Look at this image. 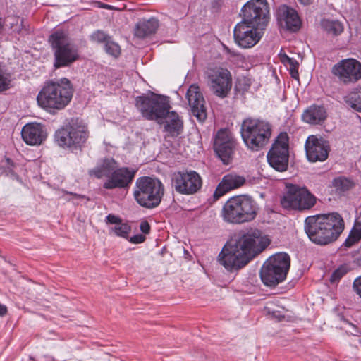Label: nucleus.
<instances>
[{
    "instance_id": "obj_1",
    "label": "nucleus",
    "mask_w": 361,
    "mask_h": 361,
    "mask_svg": "<svg viewBox=\"0 0 361 361\" xmlns=\"http://www.w3.org/2000/svg\"><path fill=\"white\" fill-rule=\"evenodd\" d=\"M270 243L267 235L251 228L235 234L223 247L219 257L227 269H239L261 253Z\"/></svg>"
},
{
    "instance_id": "obj_2",
    "label": "nucleus",
    "mask_w": 361,
    "mask_h": 361,
    "mask_svg": "<svg viewBox=\"0 0 361 361\" xmlns=\"http://www.w3.org/2000/svg\"><path fill=\"white\" fill-rule=\"evenodd\" d=\"M135 106L146 119L165 123L164 129L171 136L180 134L183 122L175 111H170L168 97L156 94L139 96L135 99Z\"/></svg>"
},
{
    "instance_id": "obj_3",
    "label": "nucleus",
    "mask_w": 361,
    "mask_h": 361,
    "mask_svg": "<svg viewBox=\"0 0 361 361\" xmlns=\"http://www.w3.org/2000/svg\"><path fill=\"white\" fill-rule=\"evenodd\" d=\"M344 227L342 216L337 212H332L307 217L304 228L312 243L324 245L335 241Z\"/></svg>"
},
{
    "instance_id": "obj_4",
    "label": "nucleus",
    "mask_w": 361,
    "mask_h": 361,
    "mask_svg": "<svg viewBox=\"0 0 361 361\" xmlns=\"http://www.w3.org/2000/svg\"><path fill=\"white\" fill-rule=\"evenodd\" d=\"M73 88L70 80L66 78L50 80L45 83L38 93V105L48 112L64 109L71 102Z\"/></svg>"
},
{
    "instance_id": "obj_5",
    "label": "nucleus",
    "mask_w": 361,
    "mask_h": 361,
    "mask_svg": "<svg viewBox=\"0 0 361 361\" xmlns=\"http://www.w3.org/2000/svg\"><path fill=\"white\" fill-rule=\"evenodd\" d=\"M257 212V205L249 196H235L224 204L221 216L224 221L242 224L253 220Z\"/></svg>"
},
{
    "instance_id": "obj_6",
    "label": "nucleus",
    "mask_w": 361,
    "mask_h": 361,
    "mask_svg": "<svg viewBox=\"0 0 361 361\" xmlns=\"http://www.w3.org/2000/svg\"><path fill=\"white\" fill-rule=\"evenodd\" d=\"M54 51V67L59 68L71 66L79 59L78 47L62 30H56L49 38Z\"/></svg>"
},
{
    "instance_id": "obj_7",
    "label": "nucleus",
    "mask_w": 361,
    "mask_h": 361,
    "mask_svg": "<svg viewBox=\"0 0 361 361\" xmlns=\"http://www.w3.org/2000/svg\"><path fill=\"white\" fill-rule=\"evenodd\" d=\"M271 135V125L262 120L247 118L241 125V136L252 151H259L267 145Z\"/></svg>"
},
{
    "instance_id": "obj_8",
    "label": "nucleus",
    "mask_w": 361,
    "mask_h": 361,
    "mask_svg": "<svg viewBox=\"0 0 361 361\" xmlns=\"http://www.w3.org/2000/svg\"><path fill=\"white\" fill-rule=\"evenodd\" d=\"M164 192V185L159 179L144 176L136 180L134 197L140 206L152 209L160 204Z\"/></svg>"
},
{
    "instance_id": "obj_9",
    "label": "nucleus",
    "mask_w": 361,
    "mask_h": 361,
    "mask_svg": "<svg viewBox=\"0 0 361 361\" xmlns=\"http://www.w3.org/2000/svg\"><path fill=\"white\" fill-rule=\"evenodd\" d=\"M117 168L118 165L114 159H105L100 167L90 171V174L98 178L107 177L108 180L104 183L106 189L125 188L133 179L135 171L127 168Z\"/></svg>"
},
{
    "instance_id": "obj_10",
    "label": "nucleus",
    "mask_w": 361,
    "mask_h": 361,
    "mask_svg": "<svg viewBox=\"0 0 361 361\" xmlns=\"http://www.w3.org/2000/svg\"><path fill=\"white\" fill-rule=\"evenodd\" d=\"M290 265V257L285 252H279L271 256L261 268L262 281L267 286H276L286 279Z\"/></svg>"
},
{
    "instance_id": "obj_11",
    "label": "nucleus",
    "mask_w": 361,
    "mask_h": 361,
    "mask_svg": "<svg viewBox=\"0 0 361 361\" xmlns=\"http://www.w3.org/2000/svg\"><path fill=\"white\" fill-rule=\"evenodd\" d=\"M88 137L87 126L82 121L71 120L55 133L57 144L65 149H78L84 145Z\"/></svg>"
},
{
    "instance_id": "obj_12",
    "label": "nucleus",
    "mask_w": 361,
    "mask_h": 361,
    "mask_svg": "<svg viewBox=\"0 0 361 361\" xmlns=\"http://www.w3.org/2000/svg\"><path fill=\"white\" fill-rule=\"evenodd\" d=\"M316 202V197L306 188L293 184L286 185V192L281 200L283 208L297 211L309 210Z\"/></svg>"
},
{
    "instance_id": "obj_13",
    "label": "nucleus",
    "mask_w": 361,
    "mask_h": 361,
    "mask_svg": "<svg viewBox=\"0 0 361 361\" xmlns=\"http://www.w3.org/2000/svg\"><path fill=\"white\" fill-rule=\"evenodd\" d=\"M207 85L211 92L218 97L225 98L232 87L230 71L222 67L208 68L206 72Z\"/></svg>"
},
{
    "instance_id": "obj_14",
    "label": "nucleus",
    "mask_w": 361,
    "mask_h": 361,
    "mask_svg": "<svg viewBox=\"0 0 361 361\" xmlns=\"http://www.w3.org/2000/svg\"><path fill=\"white\" fill-rule=\"evenodd\" d=\"M288 136L286 133H281L269 151L267 161L276 171L283 172L288 169Z\"/></svg>"
},
{
    "instance_id": "obj_15",
    "label": "nucleus",
    "mask_w": 361,
    "mask_h": 361,
    "mask_svg": "<svg viewBox=\"0 0 361 361\" xmlns=\"http://www.w3.org/2000/svg\"><path fill=\"white\" fill-rule=\"evenodd\" d=\"M331 72L341 83L355 84L361 80V62L353 58L342 59L334 65Z\"/></svg>"
},
{
    "instance_id": "obj_16",
    "label": "nucleus",
    "mask_w": 361,
    "mask_h": 361,
    "mask_svg": "<svg viewBox=\"0 0 361 361\" xmlns=\"http://www.w3.org/2000/svg\"><path fill=\"white\" fill-rule=\"evenodd\" d=\"M243 20L265 28L269 20L267 0H250L242 8Z\"/></svg>"
},
{
    "instance_id": "obj_17",
    "label": "nucleus",
    "mask_w": 361,
    "mask_h": 361,
    "mask_svg": "<svg viewBox=\"0 0 361 361\" xmlns=\"http://www.w3.org/2000/svg\"><path fill=\"white\" fill-rule=\"evenodd\" d=\"M264 30L263 27L242 20L234 28L235 42L243 49L251 48L260 40Z\"/></svg>"
},
{
    "instance_id": "obj_18",
    "label": "nucleus",
    "mask_w": 361,
    "mask_h": 361,
    "mask_svg": "<svg viewBox=\"0 0 361 361\" xmlns=\"http://www.w3.org/2000/svg\"><path fill=\"white\" fill-rule=\"evenodd\" d=\"M202 178L195 171H178L172 177L173 187L182 195H193L202 188Z\"/></svg>"
},
{
    "instance_id": "obj_19",
    "label": "nucleus",
    "mask_w": 361,
    "mask_h": 361,
    "mask_svg": "<svg viewBox=\"0 0 361 361\" xmlns=\"http://www.w3.org/2000/svg\"><path fill=\"white\" fill-rule=\"evenodd\" d=\"M235 141L226 130L218 131L214 143V150L224 164H228L233 158Z\"/></svg>"
},
{
    "instance_id": "obj_20",
    "label": "nucleus",
    "mask_w": 361,
    "mask_h": 361,
    "mask_svg": "<svg viewBox=\"0 0 361 361\" xmlns=\"http://www.w3.org/2000/svg\"><path fill=\"white\" fill-rule=\"evenodd\" d=\"M305 147L307 157L311 162L325 161L330 150L329 144L326 140L313 135L307 137Z\"/></svg>"
},
{
    "instance_id": "obj_21",
    "label": "nucleus",
    "mask_w": 361,
    "mask_h": 361,
    "mask_svg": "<svg viewBox=\"0 0 361 361\" xmlns=\"http://www.w3.org/2000/svg\"><path fill=\"white\" fill-rule=\"evenodd\" d=\"M186 98L192 115L200 121H204L207 118V111L205 101L200 87L196 85H190L187 91Z\"/></svg>"
},
{
    "instance_id": "obj_22",
    "label": "nucleus",
    "mask_w": 361,
    "mask_h": 361,
    "mask_svg": "<svg viewBox=\"0 0 361 361\" xmlns=\"http://www.w3.org/2000/svg\"><path fill=\"white\" fill-rule=\"evenodd\" d=\"M278 23L281 28L291 32L298 30L301 21L295 10L286 5L280 6L276 12Z\"/></svg>"
},
{
    "instance_id": "obj_23",
    "label": "nucleus",
    "mask_w": 361,
    "mask_h": 361,
    "mask_svg": "<svg viewBox=\"0 0 361 361\" xmlns=\"http://www.w3.org/2000/svg\"><path fill=\"white\" fill-rule=\"evenodd\" d=\"M24 142L31 146L40 145L47 138L45 127L38 123H30L23 126L21 131Z\"/></svg>"
},
{
    "instance_id": "obj_24",
    "label": "nucleus",
    "mask_w": 361,
    "mask_h": 361,
    "mask_svg": "<svg viewBox=\"0 0 361 361\" xmlns=\"http://www.w3.org/2000/svg\"><path fill=\"white\" fill-rule=\"evenodd\" d=\"M245 183V178L242 176L235 173L226 174L218 184L213 195L214 198L218 200L228 192L241 187Z\"/></svg>"
},
{
    "instance_id": "obj_25",
    "label": "nucleus",
    "mask_w": 361,
    "mask_h": 361,
    "mask_svg": "<svg viewBox=\"0 0 361 361\" xmlns=\"http://www.w3.org/2000/svg\"><path fill=\"white\" fill-rule=\"evenodd\" d=\"M326 117L325 109L322 106L312 105L302 114V118L307 123L317 125L323 122Z\"/></svg>"
},
{
    "instance_id": "obj_26",
    "label": "nucleus",
    "mask_w": 361,
    "mask_h": 361,
    "mask_svg": "<svg viewBox=\"0 0 361 361\" xmlns=\"http://www.w3.org/2000/svg\"><path fill=\"white\" fill-rule=\"evenodd\" d=\"M158 27V21L154 18L142 20L137 23L135 35L139 38H144L155 32Z\"/></svg>"
},
{
    "instance_id": "obj_27",
    "label": "nucleus",
    "mask_w": 361,
    "mask_h": 361,
    "mask_svg": "<svg viewBox=\"0 0 361 361\" xmlns=\"http://www.w3.org/2000/svg\"><path fill=\"white\" fill-rule=\"evenodd\" d=\"M321 27L328 35L334 37L340 35L344 30L343 24L338 20L323 19Z\"/></svg>"
},
{
    "instance_id": "obj_28",
    "label": "nucleus",
    "mask_w": 361,
    "mask_h": 361,
    "mask_svg": "<svg viewBox=\"0 0 361 361\" xmlns=\"http://www.w3.org/2000/svg\"><path fill=\"white\" fill-rule=\"evenodd\" d=\"M332 185L337 193L342 195L353 189L355 187V183L350 178L340 176L333 180Z\"/></svg>"
},
{
    "instance_id": "obj_29",
    "label": "nucleus",
    "mask_w": 361,
    "mask_h": 361,
    "mask_svg": "<svg viewBox=\"0 0 361 361\" xmlns=\"http://www.w3.org/2000/svg\"><path fill=\"white\" fill-rule=\"evenodd\" d=\"M361 239V219H357L355 224L345 241V245L347 247H350L357 243Z\"/></svg>"
},
{
    "instance_id": "obj_30",
    "label": "nucleus",
    "mask_w": 361,
    "mask_h": 361,
    "mask_svg": "<svg viewBox=\"0 0 361 361\" xmlns=\"http://www.w3.org/2000/svg\"><path fill=\"white\" fill-rule=\"evenodd\" d=\"M131 231V226L127 223L120 222L109 228V233L116 236L128 239L129 233Z\"/></svg>"
},
{
    "instance_id": "obj_31",
    "label": "nucleus",
    "mask_w": 361,
    "mask_h": 361,
    "mask_svg": "<svg viewBox=\"0 0 361 361\" xmlns=\"http://www.w3.org/2000/svg\"><path fill=\"white\" fill-rule=\"evenodd\" d=\"M105 50L106 53L114 57L118 56L121 54L120 46L111 40V38L105 43Z\"/></svg>"
},
{
    "instance_id": "obj_32",
    "label": "nucleus",
    "mask_w": 361,
    "mask_h": 361,
    "mask_svg": "<svg viewBox=\"0 0 361 361\" xmlns=\"http://www.w3.org/2000/svg\"><path fill=\"white\" fill-rule=\"evenodd\" d=\"M348 104L355 111L361 112V92L353 94L348 101Z\"/></svg>"
},
{
    "instance_id": "obj_33",
    "label": "nucleus",
    "mask_w": 361,
    "mask_h": 361,
    "mask_svg": "<svg viewBox=\"0 0 361 361\" xmlns=\"http://www.w3.org/2000/svg\"><path fill=\"white\" fill-rule=\"evenodd\" d=\"M10 85V78L0 65V91L7 90Z\"/></svg>"
},
{
    "instance_id": "obj_34",
    "label": "nucleus",
    "mask_w": 361,
    "mask_h": 361,
    "mask_svg": "<svg viewBox=\"0 0 361 361\" xmlns=\"http://www.w3.org/2000/svg\"><path fill=\"white\" fill-rule=\"evenodd\" d=\"M348 268L346 265H341L337 269H336L331 276V281L335 282L336 281L339 280L342 276H343L348 271Z\"/></svg>"
},
{
    "instance_id": "obj_35",
    "label": "nucleus",
    "mask_w": 361,
    "mask_h": 361,
    "mask_svg": "<svg viewBox=\"0 0 361 361\" xmlns=\"http://www.w3.org/2000/svg\"><path fill=\"white\" fill-rule=\"evenodd\" d=\"M91 39L94 42L106 43V41L110 39V37H109L104 32L97 30L92 33Z\"/></svg>"
},
{
    "instance_id": "obj_36",
    "label": "nucleus",
    "mask_w": 361,
    "mask_h": 361,
    "mask_svg": "<svg viewBox=\"0 0 361 361\" xmlns=\"http://www.w3.org/2000/svg\"><path fill=\"white\" fill-rule=\"evenodd\" d=\"M288 69L290 71V73L291 77L294 79L298 80L299 74H298V68L299 63L295 59H292L290 63H288Z\"/></svg>"
},
{
    "instance_id": "obj_37",
    "label": "nucleus",
    "mask_w": 361,
    "mask_h": 361,
    "mask_svg": "<svg viewBox=\"0 0 361 361\" xmlns=\"http://www.w3.org/2000/svg\"><path fill=\"white\" fill-rule=\"evenodd\" d=\"M128 241L133 244H140L145 240V236L142 234H137L131 238H128Z\"/></svg>"
},
{
    "instance_id": "obj_38",
    "label": "nucleus",
    "mask_w": 361,
    "mask_h": 361,
    "mask_svg": "<svg viewBox=\"0 0 361 361\" xmlns=\"http://www.w3.org/2000/svg\"><path fill=\"white\" fill-rule=\"evenodd\" d=\"M355 292L361 298V276L357 277L353 282Z\"/></svg>"
},
{
    "instance_id": "obj_39",
    "label": "nucleus",
    "mask_w": 361,
    "mask_h": 361,
    "mask_svg": "<svg viewBox=\"0 0 361 361\" xmlns=\"http://www.w3.org/2000/svg\"><path fill=\"white\" fill-rule=\"evenodd\" d=\"M106 220L107 223L113 224V226L116 225V224L121 222V220L114 214H109L106 216Z\"/></svg>"
},
{
    "instance_id": "obj_40",
    "label": "nucleus",
    "mask_w": 361,
    "mask_h": 361,
    "mask_svg": "<svg viewBox=\"0 0 361 361\" xmlns=\"http://www.w3.org/2000/svg\"><path fill=\"white\" fill-rule=\"evenodd\" d=\"M140 228L143 233L147 234L149 232L150 226L147 221H144L140 223Z\"/></svg>"
},
{
    "instance_id": "obj_41",
    "label": "nucleus",
    "mask_w": 361,
    "mask_h": 361,
    "mask_svg": "<svg viewBox=\"0 0 361 361\" xmlns=\"http://www.w3.org/2000/svg\"><path fill=\"white\" fill-rule=\"evenodd\" d=\"M281 62L285 65V66H288V63H290V61L293 59V58H290L289 56H288L286 54H281Z\"/></svg>"
},
{
    "instance_id": "obj_42",
    "label": "nucleus",
    "mask_w": 361,
    "mask_h": 361,
    "mask_svg": "<svg viewBox=\"0 0 361 361\" xmlns=\"http://www.w3.org/2000/svg\"><path fill=\"white\" fill-rule=\"evenodd\" d=\"M6 313H7L6 306L0 303V317L4 316Z\"/></svg>"
},
{
    "instance_id": "obj_43",
    "label": "nucleus",
    "mask_w": 361,
    "mask_h": 361,
    "mask_svg": "<svg viewBox=\"0 0 361 361\" xmlns=\"http://www.w3.org/2000/svg\"><path fill=\"white\" fill-rule=\"evenodd\" d=\"M303 5H309L312 4V0H298Z\"/></svg>"
},
{
    "instance_id": "obj_44",
    "label": "nucleus",
    "mask_w": 361,
    "mask_h": 361,
    "mask_svg": "<svg viewBox=\"0 0 361 361\" xmlns=\"http://www.w3.org/2000/svg\"><path fill=\"white\" fill-rule=\"evenodd\" d=\"M75 198H79V199H85V196L83 195H77V194H71Z\"/></svg>"
},
{
    "instance_id": "obj_45",
    "label": "nucleus",
    "mask_w": 361,
    "mask_h": 361,
    "mask_svg": "<svg viewBox=\"0 0 361 361\" xmlns=\"http://www.w3.org/2000/svg\"><path fill=\"white\" fill-rule=\"evenodd\" d=\"M110 7H111V6H108V5H105V6H104V8H110Z\"/></svg>"
},
{
    "instance_id": "obj_46",
    "label": "nucleus",
    "mask_w": 361,
    "mask_h": 361,
    "mask_svg": "<svg viewBox=\"0 0 361 361\" xmlns=\"http://www.w3.org/2000/svg\"><path fill=\"white\" fill-rule=\"evenodd\" d=\"M359 342H360V345H361V339L360 340V341H359Z\"/></svg>"
}]
</instances>
